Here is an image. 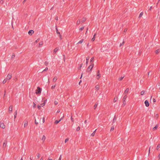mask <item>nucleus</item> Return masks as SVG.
<instances>
[{
	"label": "nucleus",
	"mask_w": 160,
	"mask_h": 160,
	"mask_svg": "<svg viewBox=\"0 0 160 160\" xmlns=\"http://www.w3.org/2000/svg\"><path fill=\"white\" fill-rule=\"evenodd\" d=\"M42 89L39 87L37 88V89L36 90L35 93L36 94H40L41 93Z\"/></svg>",
	"instance_id": "f257e3e1"
},
{
	"label": "nucleus",
	"mask_w": 160,
	"mask_h": 160,
	"mask_svg": "<svg viewBox=\"0 0 160 160\" xmlns=\"http://www.w3.org/2000/svg\"><path fill=\"white\" fill-rule=\"evenodd\" d=\"M93 66L94 64L93 63H91V65L88 68V70L90 69V71H91Z\"/></svg>",
	"instance_id": "f03ea898"
},
{
	"label": "nucleus",
	"mask_w": 160,
	"mask_h": 160,
	"mask_svg": "<svg viewBox=\"0 0 160 160\" xmlns=\"http://www.w3.org/2000/svg\"><path fill=\"white\" fill-rule=\"evenodd\" d=\"M5 127H6V126L3 123V122H2L1 123H0V127L1 128H2V129H4V128H5Z\"/></svg>",
	"instance_id": "7ed1b4c3"
},
{
	"label": "nucleus",
	"mask_w": 160,
	"mask_h": 160,
	"mask_svg": "<svg viewBox=\"0 0 160 160\" xmlns=\"http://www.w3.org/2000/svg\"><path fill=\"white\" fill-rule=\"evenodd\" d=\"M12 77V75L11 74H8L6 78L7 79V80H9Z\"/></svg>",
	"instance_id": "20e7f679"
},
{
	"label": "nucleus",
	"mask_w": 160,
	"mask_h": 160,
	"mask_svg": "<svg viewBox=\"0 0 160 160\" xmlns=\"http://www.w3.org/2000/svg\"><path fill=\"white\" fill-rule=\"evenodd\" d=\"M144 103L145 104L146 106L147 107H148L149 105V102L147 100H146L144 102Z\"/></svg>",
	"instance_id": "39448f33"
},
{
	"label": "nucleus",
	"mask_w": 160,
	"mask_h": 160,
	"mask_svg": "<svg viewBox=\"0 0 160 160\" xmlns=\"http://www.w3.org/2000/svg\"><path fill=\"white\" fill-rule=\"evenodd\" d=\"M34 33V31L33 30H30L28 32V34L30 35H31Z\"/></svg>",
	"instance_id": "423d86ee"
},
{
	"label": "nucleus",
	"mask_w": 160,
	"mask_h": 160,
	"mask_svg": "<svg viewBox=\"0 0 160 160\" xmlns=\"http://www.w3.org/2000/svg\"><path fill=\"white\" fill-rule=\"evenodd\" d=\"M12 106H10L9 108V112L10 113H11L12 112Z\"/></svg>",
	"instance_id": "0eeeda50"
},
{
	"label": "nucleus",
	"mask_w": 160,
	"mask_h": 160,
	"mask_svg": "<svg viewBox=\"0 0 160 160\" xmlns=\"http://www.w3.org/2000/svg\"><path fill=\"white\" fill-rule=\"evenodd\" d=\"M46 137L44 135L42 136V138L41 139V140L43 141V142H44L46 139Z\"/></svg>",
	"instance_id": "6e6552de"
},
{
	"label": "nucleus",
	"mask_w": 160,
	"mask_h": 160,
	"mask_svg": "<svg viewBox=\"0 0 160 160\" xmlns=\"http://www.w3.org/2000/svg\"><path fill=\"white\" fill-rule=\"evenodd\" d=\"M127 96L126 94L125 95L123 98V102H125V100L127 98Z\"/></svg>",
	"instance_id": "1a4fd4ad"
},
{
	"label": "nucleus",
	"mask_w": 160,
	"mask_h": 160,
	"mask_svg": "<svg viewBox=\"0 0 160 160\" xmlns=\"http://www.w3.org/2000/svg\"><path fill=\"white\" fill-rule=\"evenodd\" d=\"M59 48H56L53 51V53L54 54H55L57 52Z\"/></svg>",
	"instance_id": "9d476101"
},
{
	"label": "nucleus",
	"mask_w": 160,
	"mask_h": 160,
	"mask_svg": "<svg viewBox=\"0 0 160 160\" xmlns=\"http://www.w3.org/2000/svg\"><path fill=\"white\" fill-rule=\"evenodd\" d=\"M129 90V89L128 88H126L124 93V94H127Z\"/></svg>",
	"instance_id": "9b49d317"
},
{
	"label": "nucleus",
	"mask_w": 160,
	"mask_h": 160,
	"mask_svg": "<svg viewBox=\"0 0 160 160\" xmlns=\"http://www.w3.org/2000/svg\"><path fill=\"white\" fill-rule=\"evenodd\" d=\"M146 92V91H145V90H143V91H142L141 92V95H144Z\"/></svg>",
	"instance_id": "f8f14e48"
},
{
	"label": "nucleus",
	"mask_w": 160,
	"mask_h": 160,
	"mask_svg": "<svg viewBox=\"0 0 160 160\" xmlns=\"http://www.w3.org/2000/svg\"><path fill=\"white\" fill-rule=\"evenodd\" d=\"M28 122L27 121H26L24 122V128H25L26 127H27L28 126Z\"/></svg>",
	"instance_id": "ddd939ff"
},
{
	"label": "nucleus",
	"mask_w": 160,
	"mask_h": 160,
	"mask_svg": "<svg viewBox=\"0 0 160 160\" xmlns=\"http://www.w3.org/2000/svg\"><path fill=\"white\" fill-rule=\"evenodd\" d=\"M96 35V33H95L93 35V38L92 39V41H94L95 40V36Z\"/></svg>",
	"instance_id": "4468645a"
},
{
	"label": "nucleus",
	"mask_w": 160,
	"mask_h": 160,
	"mask_svg": "<svg viewBox=\"0 0 160 160\" xmlns=\"http://www.w3.org/2000/svg\"><path fill=\"white\" fill-rule=\"evenodd\" d=\"M84 41V39H82L81 40H80L77 43L78 44H81Z\"/></svg>",
	"instance_id": "2eb2a0df"
},
{
	"label": "nucleus",
	"mask_w": 160,
	"mask_h": 160,
	"mask_svg": "<svg viewBox=\"0 0 160 160\" xmlns=\"http://www.w3.org/2000/svg\"><path fill=\"white\" fill-rule=\"evenodd\" d=\"M97 129H96L93 132V133L91 134V136L92 137H93L94 136L95 133H96V131Z\"/></svg>",
	"instance_id": "dca6fc26"
},
{
	"label": "nucleus",
	"mask_w": 160,
	"mask_h": 160,
	"mask_svg": "<svg viewBox=\"0 0 160 160\" xmlns=\"http://www.w3.org/2000/svg\"><path fill=\"white\" fill-rule=\"evenodd\" d=\"M118 99V98L117 97H116L114 98V100H113V102H116Z\"/></svg>",
	"instance_id": "f3484780"
},
{
	"label": "nucleus",
	"mask_w": 160,
	"mask_h": 160,
	"mask_svg": "<svg viewBox=\"0 0 160 160\" xmlns=\"http://www.w3.org/2000/svg\"><path fill=\"white\" fill-rule=\"evenodd\" d=\"M56 32L57 34H58L59 35H60V32H59L58 31V28L56 27Z\"/></svg>",
	"instance_id": "a211bd4d"
},
{
	"label": "nucleus",
	"mask_w": 160,
	"mask_h": 160,
	"mask_svg": "<svg viewBox=\"0 0 160 160\" xmlns=\"http://www.w3.org/2000/svg\"><path fill=\"white\" fill-rule=\"evenodd\" d=\"M97 79L98 80L101 77V74H98L97 75Z\"/></svg>",
	"instance_id": "6ab92c4d"
},
{
	"label": "nucleus",
	"mask_w": 160,
	"mask_h": 160,
	"mask_svg": "<svg viewBox=\"0 0 160 160\" xmlns=\"http://www.w3.org/2000/svg\"><path fill=\"white\" fill-rule=\"evenodd\" d=\"M61 121V120H56L55 122H54V123L55 124H58L60 121Z\"/></svg>",
	"instance_id": "aec40b11"
},
{
	"label": "nucleus",
	"mask_w": 160,
	"mask_h": 160,
	"mask_svg": "<svg viewBox=\"0 0 160 160\" xmlns=\"http://www.w3.org/2000/svg\"><path fill=\"white\" fill-rule=\"evenodd\" d=\"M124 76H122L118 78V80L120 81H122L124 78Z\"/></svg>",
	"instance_id": "412c9836"
},
{
	"label": "nucleus",
	"mask_w": 160,
	"mask_h": 160,
	"mask_svg": "<svg viewBox=\"0 0 160 160\" xmlns=\"http://www.w3.org/2000/svg\"><path fill=\"white\" fill-rule=\"evenodd\" d=\"M89 59V57H87L86 58V64H87L88 63V60Z\"/></svg>",
	"instance_id": "4be33fe9"
},
{
	"label": "nucleus",
	"mask_w": 160,
	"mask_h": 160,
	"mask_svg": "<svg viewBox=\"0 0 160 160\" xmlns=\"http://www.w3.org/2000/svg\"><path fill=\"white\" fill-rule=\"evenodd\" d=\"M7 79L6 78L5 79H4L2 82V83L3 84H5L7 82Z\"/></svg>",
	"instance_id": "5701e85b"
},
{
	"label": "nucleus",
	"mask_w": 160,
	"mask_h": 160,
	"mask_svg": "<svg viewBox=\"0 0 160 160\" xmlns=\"http://www.w3.org/2000/svg\"><path fill=\"white\" fill-rule=\"evenodd\" d=\"M158 125H156L155 127H154L153 128V130H156L157 128H158Z\"/></svg>",
	"instance_id": "b1692460"
},
{
	"label": "nucleus",
	"mask_w": 160,
	"mask_h": 160,
	"mask_svg": "<svg viewBox=\"0 0 160 160\" xmlns=\"http://www.w3.org/2000/svg\"><path fill=\"white\" fill-rule=\"evenodd\" d=\"M43 45V42H39V47H40L41 46H42Z\"/></svg>",
	"instance_id": "393cba45"
},
{
	"label": "nucleus",
	"mask_w": 160,
	"mask_h": 160,
	"mask_svg": "<svg viewBox=\"0 0 160 160\" xmlns=\"http://www.w3.org/2000/svg\"><path fill=\"white\" fill-rule=\"evenodd\" d=\"M57 77H55L53 78V81L54 82H55L57 81Z\"/></svg>",
	"instance_id": "a878e982"
},
{
	"label": "nucleus",
	"mask_w": 160,
	"mask_h": 160,
	"mask_svg": "<svg viewBox=\"0 0 160 160\" xmlns=\"http://www.w3.org/2000/svg\"><path fill=\"white\" fill-rule=\"evenodd\" d=\"M143 12H141L139 15L138 18H141L142 17V15H143Z\"/></svg>",
	"instance_id": "bb28decb"
},
{
	"label": "nucleus",
	"mask_w": 160,
	"mask_h": 160,
	"mask_svg": "<svg viewBox=\"0 0 160 160\" xmlns=\"http://www.w3.org/2000/svg\"><path fill=\"white\" fill-rule=\"evenodd\" d=\"M45 103H46V102H45V101H44V102H43V103H42V104H41V107H43V106H44L45 105Z\"/></svg>",
	"instance_id": "cd10ccee"
},
{
	"label": "nucleus",
	"mask_w": 160,
	"mask_h": 160,
	"mask_svg": "<svg viewBox=\"0 0 160 160\" xmlns=\"http://www.w3.org/2000/svg\"><path fill=\"white\" fill-rule=\"evenodd\" d=\"M17 111H16L15 112V113L14 115V119H15L16 118V117H17Z\"/></svg>",
	"instance_id": "c85d7f7f"
},
{
	"label": "nucleus",
	"mask_w": 160,
	"mask_h": 160,
	"mask_svg": "<svg viewBox=\"0 0 160 160\" xmlns=\"http://www.w3.org/2000/svg\"><path fill=\"white\" fill-rule=\"evenodd\" d=\"M55 87H56V84H55L54 85H52V86L51 88L52 89H53L55 88Z\"/></svg>",
	"instance_id": "c756f323"
},
{
	"label": "nucleus",
	"mask_w": 160,
	"mask_h": 160,
	"mask_svg": "<svg viewBox=\"0 0 160 160\" xmlns=\"http://www.w3.org/2000/svg\"><path fill=\"white\" fill-rule=\"evenodd\" d=\"M160 144H158L157 146L156 149L157 150H158L159 149V148H160Z\"/></svg>",
	"instance_id": "7c9ffc66"
},
{
	"label": "nucleus",
	"mask_w": 160,
	"mask_h": 160,
	"mask_svg": "<svg viewBox=\"0 0 160 160\" xmlns=\"http://www.w3.org/2000/svg\"><path fill=\"white\" fill-rule=\"evenodd\" d=\"M98 104L97 103H96L95 104V105L94 106V109H95L98 106Z\"/></svg>",
	"instance_id": "2f4dec72"
},
{
	"label": "nucleus",
	"mask_w": 160,
	"mask_h": 160,
	"mask_svg": "<svg viewBox=\"0 0 160 160\" xmlns=\"http://www.w3.org/2000/svg\"><path fill=\"white\" fill-rule=\"evenodd\" d=\"M95 88H96V89H97L98 90L99 88V85H97L96 87H95Z\"/></svg>",
	"instance_id": "473e14b6"
},
{
	"label": "nucleus",
	"mask_w": 160,
	"mask_h": 160,
	"mask_svg": "<svg viewBox=\"0 0 160 160\" xmlns=\"http://www.w3.org/2000/svg\"><path fill=\"white\" fill-rule=\"evenodd\" d=\"M6 145H7V143L5 142H4L3 143V147H6Z\"/></svg>",
	"instance_id": "72a5a7b5"
},
{
	"label": "nucleus",
	"mask_w": 160,
	"mask_h": 160,
	"mask_svg": "<svg viewBox=\"0 0 160 160\" xmlns=\"http://www.w3.org/2000/svg\"><path fill=\"white\" fill-rule=\"evenodd\" d=\"M159 52V49H157L155 51V53L156 54H158Z\"/></svg>",
	"instance_id": "f704fd0d"
},
{
	"label": "nucleus",
	"mask_w": 160,
	"mask_h": 160,
	"mask_svg": "<svg viewBox=\"0 0 160 160\" xmlns=\"http://www.w3.org/2000/svg\"><path fill=\"white\" fill-rule=\"evenodd\" d=\"M84 26H83V27H82L81 28H79V30L80 31H82V30H83V29H84Z\"/></svg>",
	"instance_id": "c9c22d12"
},
{
	"label": "nucleus",
	"mask_w": 160,
	"mask_h": 160,
	"mask_svg": "<svg viewBox=\"0 0 160 160\" xmlns=\"http://www.w3.org/2000/svg\"><path fill=\"white\" fill-rule=\"evenodd\" d=\"M80 22V20H78L77 22V24L79 25Z\"/></svg>",
	"instance_id": "e433bc0d"
},
{
	"label": "nucleus",
	"mask_w": 160,
	"mask_h": 160,
	"mask_svg": "<svg viewBox=\"0 0 160 160\" xmlns=\"http://www.w3.org/2000/svg\"><path fill=\"white\" fill-rule=\"evenodd\" d=\"M48 67H46V68L42 71V72H44L45 71H47L48 70Z\"/></svg>",
	"instance_id": "4c0bfd02"
},
{
	"label": "nucleus",
	"mask_w": 160,
	"mask_h": 160,
	"mask_svg": "<svg viewBox=\"0 0 160 160\" xmlns=\"http://www.w3.org/2000/svg\"><path fill=\"white\" fill-rule=\"evenodd\" d=\"M80 127L79 126H78L76 130L77 131H78L80 130Z\"/></svg>",
	"instance_id": "58836bf2"
},
{
	"label": "nucleus",
	"mask_w": 160,
	"mask_h": 160,
	"mask_svg": "<svg viewBox=\"0 0 160 160\" xmlns=\"http://www.w3.org/2000/svg\"><path fill=\"white\" fill-rule=\"evenodd\" d=\"M86 19L85 18H83L82 19V21L83 22H85L86 20Z\"/></svg>",
	"instance_id": "ea45409f"
},
{
	"label": "nucleus",
	"mask_w": 160,
	"mask_h": 160,
	"mask_svg": "<svg viewBox=\"0 0 160 160\" xmlns=\"http://www.w3.org/2000/svg\"><path fill=\"white\" fill-rule=\"evenodd\" d=\"M3 2H4V1L3 0H1L0 1V4H3Z\"/></svg>",
	"instance_id": "a19ab883"
},
{
	"label": "nucleus",
	"mask_w": 160,
	"mask_h": 160,
	"mask_svg": "<svg viewBox=\"0 0 160 160\" xmlns=\"http://www.w3.org/2000/svg\"><path fill=\"white\" fill-rule=\"evenodd\" d=\"M114 127L113 126L111 127V129H110V131H113L114 130Z\"/></svg>",
	"instance_id": "79ce46f5"
},
{
	"label": "nucleus",
	"mask_w": 160,
	"mask_h": 160,
	"mask_svg": "<svg viewBox=\"0 0 160 160\" xmlns=\"http://www.w3.org/2000/svg\"><path fill=\"white\" fill-rule=\"evenodd\" d=\"M33 107L34 108H35L36 107V105L35 104V103L34 102L33 103Z\"/></svg>",
	"instance_id": "37998d69"
},
{
	"label": "nucleus",
	"mask_w": 160,
	"mask_h": 160,
	"mask_svg": "<svg viewBox=\"0 0 160 160\" xmlns=\"http://www.w3.org/2000/svg\"><path fill=\"white\" fill-rule=\"evenodd\" d=\"M82 65H83L82 63V64H81L80 65V67H79V69H80L81 68H82Z\"/></svg>",
	"instance_id": "c03bdc74"
},
{
	"label": "nucleus",
	"mask_w": 160,
	"mask_h": 160,
	"mask_svg": "<svg viewBox=\"0 0 160 160\" xmlns=\"http://www.w3.org/2000/svg\"><path fill=\"white\" fill-rule=\"evenodd\" d=\"M39 41V38H38V39L37 40H36L35 41V42H36V43H37V42H38Z\"/></svg>",
	"instance_id": "a18cd8bd"
},
{
	"label": "nucleus",
	"mask_w": 160,
	"mask_h": 160,
	"mask_svg": "<svg viewBox=\"0 0 160 160\" xmlns=\"http://www.w3.org/2000/svg\"><path fill=\"white\" fill-rule=\"evenodd\" d=\"M94 57L92 58H91V59L90 62H92L94 60Z\"/></svg>",
	"instance_id": "49530a36"
},
{
	"label": "nucleus",
	"mask_w": 160,
	"mask_h": 160,
	"mask_svg": "<svg viewBox=\"0 0 160 160\" xmlns=\"http://www.w3.org/2000/svg\"><path fill=\"white\" fill-rule=\"evenodd\" d=\"M68 140H69V139L68 138L66 139L65 140V142L66 143L68 141Z\"/></svg>",
	"instance_id": "de8ad7c7"
},
{
	"label": "nucleus",
	"mask_w": 160,
	"mask_h": 160,
	"mask_svg": "<svg viewBox=\"0 0 160 160\" xmlns=\"http://www.w3.org/2000/svg\"><path fill=\"white\" fill-rule=\"evenodd\" d=\"M124 41H123L122 42V43H121V44H120V46H119V47H121V46H122V45H123V44H124Z\"/></svg>",
	"instance_id": "09e8293b"
},
{
	"label": "nucleus",
	"mask_w": 160,
	"mask_h": 160,
	"mask_svg": "<svg viewBox=\"0 0 160 160\" xmlns=\"http://www.w3.org/2000/svg\"><path fill=\"white\" fill-rule=\"evenodd\" d=\"M45 122V118L43 117L42 118V122L43 123H44Z\"/></svg>",
	"instance_id": "8fccbe9b"
},
{
	"label": "nucleus",
	"mask_w": 160,
	"mask_h": 160,
	"mask_svg": "<svg viewBox=\"0 0 160 160\" xmlns=\"http://www.w3.org/2000/svg\"><path fill=\"white\" fill-rule=\"evenodd\" d=\"M71 120L72 121V122H74V119H73V118H72V116H71Z\"/></svg>",
	"instance_id": "3c124183"
},
{
	"label": "nucleus",
	"mask_w": 160,
	"mask_h": 160,
	"mask_svg": "<svg viewBox=\"0 0 160 160\" xmlns=\"http://www.w3.org/2000/svg\"><path fill=\"white\" fill-rule=\"evenodd\" d=\"M40 157V153H38L37 155V157L38 158H39Z\"/></svg>",
	"instance_id": "603ef678"
},
{
	"label": "nucleus",
	"mask_w": 160,
	"mask_h": 160,
	"mask_svg": "<svg viewBox=\"0 0 160 160\" xmlns=\"http://www.w3.org/2000/svg\"><path fill=\"white\" fill-rule=\"evenodd\" d=\"M35 123L36 125H38V122L36 121V119H35Z\"/></svg>",
	"instance_id": "864d4df0"
},
{
	"label": "nucleus",
	"mask_w": 160,
	"mask_h": 160,
	"mask_svg": "<svg viewBox=\"0 0 160 160\" xmlns=\"http://www.w3.org/2000/svg\"><path fill=\"white\" fill-rule=\"evenodd\" d=\"M15 57V55L14 54H13L12 55V58H14Z\"/></svg>",
	"instance_id": "5fc2aeb1"
},
{
	"label": "nucleus",
	"mask_w": 160,
	"mask_h": 160,
	"mask_svg": "<svg viewBox=\"0 0 160 160\" xmlns=\"http://www.w3.org/2000/svg\"><path fill=\"white\" fill-rule=\"evenodd\" d=\"M41 106L38 105V109H40L41 108Z\"/></svg>",
	"instance_id": "6e6d98bb"
},
{
	"label": "nucleus",
	"mask_w": 160,
	"mask_h": 160,
	"mask_svg": "<svg viewBox=\"0 0 160 160\" xmlns=\"http://www.w3.org/2000/svg\"><path fill=\"white\" fill-rule=\"evenodd\" d=\"M54 103H55V105H56L58 104V101H55L54 102Z\"/></svg>",
	"instance_id": "4d7b16f0"
},
{
	"label": "nucleus",
	"mask_w": 160,
	"mask_h": 160,
	"mask_svg": "<svg viewBox=\"0 0 160 160\" xmlns=\"http://www.w3.org/2000/svg\"><path fill=\"white\" fill-rule=\"evenodd\" d=\"M6 94V90L4 91V96H5V95Z\"/></svg>",
	"instance_id": "13d9d810"
},
{
	"label": "nucleus",
	"mask_w": 160,
	"mask_h": 160,
	"mask_svg": "<svg viewBox=\"0 0 160 160\" xmlns=\"http://www.w3.org/2000/svg\"><path fill=\"white\" fill-rule=\"evenodd\" d=\"M127 30H128V29L127 28H125L124 29V32H126L127 31Z\"/></svg>",
	"instance_id": "bf43d9fd"
},
{
	"label": "nucleus",
	"mask_w": 160,
	"mask_h": 160,
	"mask_svg": "<svg viewBox=\"0 0 160 160\" xmlns=\"http://www.w3.org/2000/svg\"><path fill=\"white\" fill-rule=\"evenodd\" d=\"M158 158L159 160L160 159V153L159 154L158 156Z\"/></svg>",
	"instance_id": "052dcab7"
},
{
	"label": "nucleus",
	"mask_w": 160,
	"mask_h": 160,
	"mask_svg": "<svg viewBox=\"0 0 160 160\" xmlns=\"http://www.w3.org/2000/svg\"><path fill=\"white\" fill-rule=\"evenodd\" d=\"M62 158V155H61L59 158L58 160H61Z\"/></svg>",
	"instance_id": "680f3d73"
},
{
	"label": "nucleus",
	"mask_w": 160,
	"mask_h": 160,
	"mask_svg": "<svg viewBox=\"0 0 160 160\" xmlns=\"http://www.w3.org/2000/svg\"><path fill=\"white\" fill-rule=\"evenodd\" d=\"M59 35V37H60V39H62V35H61L60 34V35Z\"/></svg>",
	"instance_id": "e2e57ef3"
},
{
	"label": "nucleus",
	"mask_w": 160,
	"mask_h": 160,
	"mask_svg": "<svg viewBox=\"0 0 160 160\" xmlns=\"http://www.w3.org/2000/svg\"><path fill=\"white\" fill-rule=\"evenodd\" d=\"M153 102H156V100L155 98H153Z\"/></svg>",
	"instance_id": "0e129e2a"
},
{
	"label": "nucleus",
	"mask_w": 160,
	"mask_h": 160,
	"mask_svg": "<svg viewBox=\"0 0 160 160\" xmlns=\"http://www.w3.org/2000/svg\"><path fill=\"white\" fill-rule=\"evenodd\" d=\"M48 160H52V159L51 158L49 157L48 158Z\"/></svg>",
	"instance_id": "69168bd1"
},
{
	"label": "nucleus",
	"mask_w": 160,
	"mask_h": 160,
	"mask_svg": "<svg viewBox=\"0 0 160 160\" xmlns=\"http://www.w3.org/2000/svg\"><path fill=\"white\" fill-rule=\"evenodd\" d=\"M38 118L39 119V121H40L41 120V118L40 117V116L38 117Z\"/></svg>",
	"instance_id": "338daca9"
},
{
	"label": "nucleus",
	"mask_w": 160,
	"mask_h": 160,
	"mask_svg": "<svg viewBox=\"0 0 160 160\" xmlns=\"http://www.w3.org/2000/svg\"><path fill=\"white\" fill-rule=\"evenodd\" d=\"M60 112V110L58 109V110L57 111V113H59Z\"/></svg>",
	"instance_id": "774afa93"
}]
</instances>
